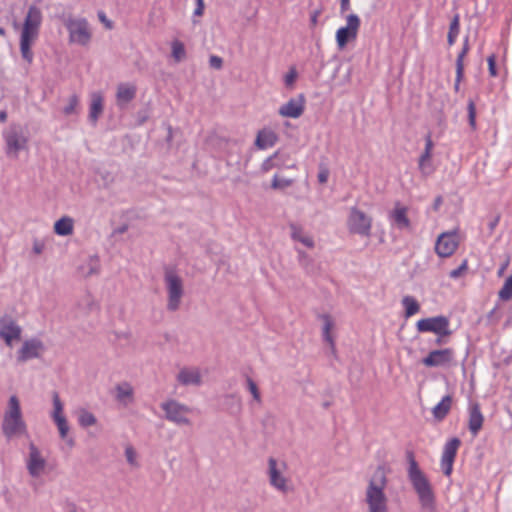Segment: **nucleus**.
Returning a JSON list of instances; mask_svg holds the SVG:
<instances>
[{"label": "nucleus", "mask_w": 512, "mask_h": 512, "mask_svg": "<svg viewBox=\"0 0 512 512\" xmlns=\"http://www.w3.org/2000/svg\"><path fill=\"white\" fill-rule=\"evenodd\" d=\"M169 419L174 421L177 424L186 422V418H176V417H173V418H169Z\"/></svg>", "instance_id": "60"}, {"label": "nucleus", "mask_w": 512, "mask_h": 512, "mask_svg": "<svg viewBox=\"0 0 512 512\" xmlns=\"http://www.w3.org/2000/svg\"><path fill=\"white\" fill-rule=\"evenodd\" d=\"M468 119L469 124L472 128L476 126V106L473 100H469L468 102Z\"/></svg>", "instance_id": "45"}, {"label": "nucleus", "mask_w": 512, "mask_h": 512, "mask_svg": "<svg viewBox=\"0 0 512 512\" xmlns=\"http://www.w3.org/2000/svg\"><path fill=\"white\" fill-rule=\"evenodd\" d=\"M45 248V244L41 240H34L32 250L36 255H40Z\"/></svg>", "instance_id": "52"}, {"label": "nucleus", "mask_w": 512, "mask_h": 512, "mask_svg": "<svg viewBox=\"0 0 512 512\" xmlns=\"http://www.w3.org/2000/svg\"><path fill=\"white\" fill-rule=\"evenodd\" d=\"M289 228H290L291 238L293 240L302 243L304 246H306L308 248L314 247L313 238L309 234H307L301 226H299L295 223H292V224H290Z\"/></svg>", "instance_id": "27"}, {"label": "nucleus", "mask_w": 512, "mask_h": 512, "mask_svg": "<svg viewBox=\"0 0 512 512\" xmlns=\"http://www.w3.org/2000/svg\"><path fill=\"white\" fill-rule=\"evenodd\" d=\"M347 227L353 234L369 237L372 228V218L357 207H352L347 218Z\"/></svg>", "instance_id": "9"}, {"label": "nucleus", "mask_w": 512, "mask_h": 512, "mask_svg": "<svg viewBox=\"0 0 512 512\" xmlns=\"http://www.w3.org/2000/svg\"><path fill=\"white\" fill-rule=\"evenodd\" d=\"M91 98V103H90V110H89V120L93 123V124H96V122L98 121L99 117L102 115L103 113V101H104V98H103V95L101 92H93L90 96Z\"/></svg>", "instance_id": "24"}, {"label": "nucleus", "mask_w": 512, "mask_h": 512, "mask_svg": "<svg viewBox=\"0 0 512 512\" xmlns=\"http://www.w3.org/2000/svg\"><path fill=\"white\" fill-rule=\"evenodd\" d=\"M7 120V113L6 111H0V121L5 122Z\"/></svg>", "instance_id": "61"}, {"label": "nucleus", "mask_w": 512, "mask_h": 512, "mask_svg": "<svg viewBox=\"0 0 512 512\" xmlns=\"http://www.w3.org/2000/svg\"><path fill=\"white\" fill-rule=\"evenodd\" d=\"M347 24L336 32V42L340 49L344 48L348 41L357 37L360 28V19L356 14H349L346 18Z\"/></svg>", "instance_id": "10"}, {"label": "nucleus", "mask_w": 512, "mask_h": 512, "mask_svg": "<svg viewBox=\"0 0 512 512\" xmlns=\"http://www.w3.org/2000/svg\"><path fill=\"white\" fill-rule=\"evenodd\" d=\"M442 202H443V199L441 196L436 197V199L434 200V204H433L434 210H438L439 207L441 206Z\"/></svg>", "instance_id": "59"}, {"label": "nucleus", "mask_w": 512, "mask_h": 512, "mask_svg": "<svg viewBox=\"0 0 512 512\" xmlns=\"http://www.w3.org/2000/svg\"><path fill=\"white\" fill-rule=\"evenodd\" d=\"M488 67H489V73L492 77H495L497 75L496 70V56L494 54L490 55L487 59Z\"/></svg>", "instance_id": "51"}, {"label": "nucleus", "mask_w": 512, "mask_h": 512, "mask_svg": "<svg viewBox=\"0 0 512 512\" xmlns=\"http://www.w3.org/2000/svg\"><path fill=\"white\" fill-rule=\"evenodd\" d=\"M294 183V179L292 178H286L283 176H280L278 174L274 175L271 187L275 190H284L290 186H292Z\"/></svg>", "instance_id": "35"}, {"label": "nucleus", "mask_w": 512, "mask_h": 512, "mask_svg": "<svg viewBox=\"0 0 512 512\" xmlns=\"http://www.w3.org/2000/svg\"><path fill=\"white\" fill-rule=\"evenodd\" d=\"M406 457L409 463L408 477L418 495L421 506L429 511H434L435 496L429 480L419 468L414 453L407 451Z\"/></svg>", "instance_id": "2"}, {"label": "nucleus", "mask_w": 512, "mask_h": 512, "mask_svg": "<svg viewBox=\"0 0 512 512\" xmlns=\"http://www.w3.org/2000/svg\"><path fill=\"white\" fill-rule=\"evenodd\" d=\"M458 244L456 232H444L437 238L435 251L439 257H449L456 251Z\"/></svg>", "instance_id": "13"}, {"label": "nucleus", "mask_w": 512, "mask_h": 512, "mask_svg": "<svg viewBox=\"0 0 512 512\" xmlns=\"http://www.w3.org/2000/svg\"><path fill=\"white\" fill-rule=\"evenodd\" d=\"M20 403L16 396H11L8 402V407L5 416H20Z\"/></svg>", "instance_id": "39"}, {"label": "nucleus", "mask_w": 512, "mask_h": 512, "mask_svg": "<svg viewBox=\"0 0 512 512\" xmlns=\"http://www.w3.org/2000/svg\"><path fill=\"white\" fill-rule=\"evenodd\" d=\"M469 51V41L468 37L465 38L463 48L459 53L456 59V82H455V90L459 89L460 82L464 75V58Z\"/></svg>", "instance_id": "30"}, {"label": "nucleus", "mask_w": 512, "mask_h": 512, "mask_svg": "<svg viewBox=\"0 0 512 512\" xmlns=\"http://www.w3.org/2000/svg\"><path fill=\"white\" fill-rule=\"evenodd\" d=\"M287 464L283 461H277L274 458L268 459V478L270 485L282 493L292 491V481L287 475Z\"/></svg>", "instance_id": "6"}, {"label": "nucleus", "mask_w": 512, "mask_h": 512, "mask_svg": "<svg viewBox=\"0 0 512 512\" xmlns=\"http://www.w3.org/2000/svg\"><path fill=\"white\" fill-rule=\"evenodd\" d=\"M471 416H472V417H475V416H481V414H480V412L475 408V409H473Z\"/></svg>", "instance_id": "64"}, {"label": "nucleus", "mask_w": 512, "mask_h": 512, "mask_svg": "<svg viewBox=\"0 0 512 512\" xmlns=\"http://www.w3.org/2000/svg\"><path fill=\"white\" fill-rule=\"evenodd\" d=\"M452 398L450 396H445L434 408L433 414L434 416H445L451 408Z\"/></svg>", "instance_id": "34"}, {"label": "nucleus", "mask_w": 512, "mask_h": 512, "mask_svg": "<svg viewBox=\"0 0 512 512\" xmlns=\"http://www.w3.org/2000/svg\"><path fill=\"white\" fill-rule=\"evenodd\" d=\"M275 161H277L276 156H270L261 165V170L263 172H269L270 170L275 168Z\"/></svg>", "instance_id": "48"}, {"label": "nucleus", "mask_w": 512, "mask_h": 512, "mask_svg": "<svg viewBox=\"0 0 512 512\" xmlns=\"http://www.w3.org/2000/svg\"><path fill=\"white\" fill-rule=\"evenodd\" d=\"M297 78V71L295 68H291L285 75L284 82L287 87H293Z\"/></svg>", "instance_id": "47"}, {"label": "nucleus", "mask_w": 512, "mask_h": 512, "mask_svg": "<svg viewBox=\"0 0 512 512\" xmlns=\"http://www.w3.org/2000/svg\"><path fill=\"white\" fill-rule=\"evenodd\" d=\"M402 304H403V306L405 308V317L406 318H409V317L415 315L420 310L419 303L412 296H405L402 299Z\"/></svg>", "instance_id": "32"}, {"label": "nucleus", "mask_w": 512, "mask_h": 512, "mask_svg": "<svg viewBox=\"0 0 512 512\" xmlns=\"http://www.w3.org/2000/svg\"><path fill=\"white\" fill-rule=\"evenodd\" d=\"M459 34V16L456 15L450 23L449 32H448V44L453 45L455 40Z\"/></svg>", "instance_id": "38"}, {"label": "nucleus", "mask_w": 512, "mask_h": 512, "mask_svg": "<svg viewBox=\"0 0 512 512\" xmlns=\"http://www.w3.org/2000/svg\"><path fill=\"white\" fill-rule=\"evenodd\" d=\"M137 87L132 83H120L116 89V104L119 108H125L136 96Z\"/></svg>", "instance_id": "19"}, {"label": "nucleus", "mask_w": 512, "mask_h": 512, "mask_svg": "<svg viewBox=\"0 0 512 512\" xmlns=\"http://www.w3.org/2000/svg\"><path fill=\"white\" fill-rule=\"evenodd\" d=\"M387 478L382 469H378L369 481L365 501L369 512H388V498L384 492Z\"/></svg>", "instance_id": "3"}, {"label": "nucleus", "mask_w": 512, "mask_h": 512, "mask_svg": "<svg viewBox=\"0 0 512 512\" xmlns=\"http://www.w3.org/2000/svg\"><path fill=\"white\" fill-rule=\"evenodd\" d=\"M431 158L432 154L428 152H423L419 158V169L423 175H429L433 172Z\"/></svg>", "instance_id": "33"}, {"label": "nucleus", "mask_w": 512, "mask_h": 512, "mask_svg": "<svg viewBox=\"0 0 512 512\" xmlns=\"http://www.w3.org/2000/svg\"><path fill=\"white\" fill-rule=\"evenodd\" d=\"M3 430L7 437H13L22 434L25 430V425L22 418H5Z\"/></svg>", "instance_id": "25"}, {"label": "nucleus", "mask_w": 512, "mask_h": 512, "mask_svg": "<svg viewBox=\"0 0 512 512\" xmlns=\"http://www.w3.org/2000/svg\"><path fill=\"white\" fill-rule=\"evenodd\" d=\"M177 382L182 386H201L203 383L202 372L199 367H182L176 375Z\"/></svg>", "instance_id": "15"}, {"label": "nucleus", "mask_w": 512, "mask_h": 512, "mask_svg": "<svg viewBox=\"0 0 512 512\" xmlns=\"http://www.w3.org/2000/svg\"><path fill=\"white\" fill-rule=\"evenodd\" d=\"M247 388H248L249 392L251 393L253 399L257 402H260L261 397H260V392H259L258 386L251 378L247 379Z\"/></svg>", "instance_id": "44"}, {"label": "nucleus", "mask_w": 512, "mask_h": 512, "mask_svg": "<svg viewBox=\"0 0 512 512\" xmlns=\"http://www.w3.org/2000/svg\"><path fill=\"white\" fill-rule=\"evenodd\" d=\"M125 455H126L127 461L129 462L130 465H132V466L137 465L136 452L134 451V449L131 446L126 447Z\"/></svg>", "instance_id": "50"}, {"label": "nucleus", "mask_w": 512, "mask_h": 512, "mask_svg": "<svg viewBox=\"0 0 512 512\" xmlns=\"http://www.w3.org/2000/svg\"><path fill=\"white\" fill-rule=\"evenodd\" d=\"M418 332H432L438 335L436 343L438 345L443 343V338L451 335L449 329V320L445 316H436L430 318L420 319L416 323Z\"/></svg>", "instance_id": "8"}, {"label": "nucleus", "mask_w": 512, "mask_h": 512, "mask_svg": "<svg viewBox=\"0 0 512 512\" xmlns=\"http://www.w3.org/2000/svg\"><path fill=\"white\" fill-rule=\"evenodd\" d=\"M53 411L52 416H61L63 412V404L60 400L58 393H53Z\"/></svg>", "instance_id": "42"}, {"label": "nucleus", "mask_w": 512, "mask_h": 512, "mask_svg": "<svg viewBox=\"0 0 512 512\" xmlns=\"http://www.w3.org/2000/svg\"><path fill=\"white\" fill-rule=\"evenodd\" d=\"M163 282L167 294L166 309L175 312L179 310L185 294L184 280L176 268L165 267Z\"/></svg>", "instance_id": "4"}, {"label": "nucleus", "mask_w": 512, "mask_h": 512, "mask_svg": "<svg viewBox=\"0 0 512 512\" xmlns=\"http://www.w3.org/2000/svg\"><path fill=\"white\" fill-rule=\"evenodd\" d=\"M272 156L277 157V161H275V168L281 169V168H296L295 164L288 165L287 162L289 160L288 154H282L280 152L274 153Z\"/></svg>", "instance_id": "41"}, {"label": "nucleus", "mask_w": 512, "mask_h": 512, "mask_svg": "<svg viewBox=\"0 0 512 512\" xmlns=\"http://www.w3.org/2000/svg\"><path fill=\"white\" fill-rule=\"evenodd\" d=\"M54 419H55V422H56V426H57V428L59 430L60 436L63 439H66L67 444H68L69 447H72L73 446V440L71 438L67 437V432H68L69 427H68L66 418H54Z\"/></svg>", "instance_id": "36"}, {"label": "nucleus", "mask_w": 512, "mask_h": 512, "mask_svg": "<svg viewBox=\"0 0 512 512\" xmlns=\"http://www.w3.org/2000/svg\"><path fill=\"white\" fill-rule=\"evenodd\" d=\"M171 56L176 63L186 58L185 46L180 40L175 39L171 42Z\"/></svg>", "instance_id": "31"}, {"label": "nucleus", "mask_w": 512, "mask_h": 512, "mask_svg": "<svg viewBox=\"0 0 512 512\" xmlns=\"http://www.w3.org/2000/svg\"><path fill=\"white\" fill-rule=\"evenodd\" d=\"M407 213V207L402 206L400 203H396L394 208L389 213V219L397 229H410L411 222Z\"/></svg>", "instance_id": "20"}, {"label": "nucleus", "mask_w": 512, "mask_h": 512, "mask_svg": "<svg viewBox=\"0 0 512 512\" xmlns=\"http://www.w3.org/2000/svg\"><path fill=\"white\" fill-rule=\"evenodd\" d=\"M483 426V418H470L469 429L475 436Z\"/></svg>", "instance_id": "46"}, {"label": "nucleus", "mask_w": 512, "mask_h": 512, "mask_svg": "<svg viewBox=\"0 0 512 512\" xmlns=\"http://www.w3.org/2000/svg\"><path fill=\"white\" fill-rule=\"evenodd\" d=\"M305 109V98L302 94L295 98H291L287 103L283 104L278 113L282 117L299 118Z\"/></svg>", "instance_id": "16"}, {"label": "nucleus", "mask_w": 512, "mask_h": 512, "mask_svg": "<svg viewBox=\"0 0 512 512\" xmlns=\"http://www.w3.org/2000/svg\"><path fill=\"white\" fill-rule=\"evenodd\" d=\"M329 170L325 167H321L318 173V181L321 184H325L328 181Z\"/></svg>", "instance_id": "53"}, {"label": "nucleus", "mask_w": 512, "mask_h": 512, "mask_svg": "<svg viewBox=\"0 0 512 512\" xmlns=\"http://www.w3.org/2000/svg\"><path fill=\"white\" fill-rule=\"evenodd\" d=\"M113 396L117 402L128 405L133 402L134 388L129 382H120L115 385Z\"/></svg>", "instance_id": "22"}, {"label": "nucleus", "mask_w": 512, "mask_h": 512, "mask_svg": "<svg viewBox=\"0 0 512 512\" xmlns=\"http://www.w3.org/2000/svg\"><path fill=\"white\" fill-rule=\"evenodd\" d=\"M499 221V216L495 218V220L490 224V228L493 229Z\"/></svg>", "instance_id": "63"}, {"label": "nucleus", "mask_w": 512, "mask_h": 512, "mask_svg": "<svg viewBox=\"0 0 512 512\" xmlns=\"http://www.w3.org/2000/svg\"><path fill=\"white\" fill-rule=\"evenodd\" d=\"M322 323V337L323 340L330 345L331 348L335 347L334 331L336 328V321L330 314H321L318 316Z\"/></svg>", "instance_id": "21"}, {"label": "nucleus", "mask_w": 512, "mask_h": 512, "mask_svg": "<svg viewBox=\"0 0 512 512\" xmlns=\"http://www.w3.org/2000/svg\"><path fill=\"white\" fill-rule=\"evenodd\" d=\"M64 26L69 33V43L87 46L92 39V31L85 18L68 16L64 19Z\"/></svg>", "instance_id": "5"}, {"label": "nucleus", "mask_w": 512, "mask_h": 512, "mask_svg": "<svg viewBox=\"0 0 512 512\" xmlns=\"http://www.w3.org/2000/svg\"><path fill=\"white\" fill-rule=\"evenodd\" d=\"M100 259L97 255L89 256L78 267V272L82 277L88 278L100 272Z\"/></svg>", "instance_id": "23"}, {"label": "nucleus", "mask_w": 512, "mask_h": 512, "mask_svg": "<svg viewBox=\"0 0 512 512\" xmlns=\"http://www.w3.org/2000/svg\"><path fill=\"white\" fill-rule=\"evenodd\" d=\"M78 105H79V98L77 95H71L68 99V104L64 107L63 109V113L66 115V116H69V115H72V114H77L78 110Z\"/></svg>", "instance_id": "40"}, {"label": "nucleus", "mask_w": 512, "mask_h": 512, "mask_svg": "<svg viewBox=\"0 0 512 512\" xmlns=\"http://www.w3.org/2000/svg\"><path fill=\"white\" fill-rule=\"evenodd\" d=\"M209 65L215 70H220L223 67V59L217 55H211L209 57Z\"/></svg>", "instance_id": "49"}, {"label": "nucleus", "mask_w": 512, "mask_h": 512, "mask_svg": "<svg viewBox=\"0 0 512 512\" xmlns=\"http://www.w3.org/2000/svg\"><path fill=\"white\" fill-rule=\"evenodd\" d=\"M44 351V344L39 339H29L23 342L17 351V362L25 363L31 359L39 358Z\"/></svg>", "instance_id": "14"}, {"label": "nucleus", "mask_w": 512, "mask_h": 512, "mask_svg": "<svg viewBox=\"0 0 512 512\" xmlns=\"http://www.w3.org/2000/svg\"><path fill=\"white\" fill-rule=\"evenodd\" d=\"M204 12V4H196V8L194 10L195 16H202Z\"/></svg>", "instance_id": "58"}, {"label": "nucleus", "mask_w": 512, "mask_h": 512, "mask_svg": "<svg viewBox=\"0 0 512 512\" xmlns=\"http://www.w3.org/2000/svg\"><path fill=\"white\" fill-rule=\"evenodd\" d=\"M321 11L320 10H314L312 13H311V17H310V21H311V25L312 26H316L317 23H318V17L320 15Z\"/></svg>", "instance_id": "56"}, {"label": "nucleus", "mask_w": 512, "mask_h": 512, "mask_svg": "<svg viewBox=\"0 0 512 512\" xmlns=\"http://www.w3.org/2000/svg\"><path fill=\"white\" fill-rule=\"evenodd\" d=\"M27 468L30 475L33 477L42 475L46 468V459L41 455L40 451L35 447L34 444L30 445Z\"/></svg>", "instance_id": "17"}, {"label": "nucleus", "mask_w": 512, "mask_h": 512, "mask_svg": "<svg viewBox=\"0 0 512 512\" xmlns=\"http://www.w3.org/2000/svg\"><path fill=\"white\" fill-rule=\"evenodd\" d=\"M453 358L452 349L446 348L441 350L431 351L422 362L427 367L443 366L451 362Z\"/></svg>", "instance_id": "18"}, {"label": "nucleus", "mask_w": 512, "mask_h": 512, "mask_svg": "<svg viewBox=\"0 0 512 512\" xmlns=\"http://www.w3.org/2000/svg\"><path fill=\"white\" fill-rule=\"evenodd\" d=\"M507 266H508V261L499 269L498 275L501 276L504 273Z\"/></svg>", "instance_id": "62"}, {"label": "nucleus", "mask_w": 512, "mask_h": 512, "mask_svg": "<svg viewBox=\"0 0 512 512\" xmlns=\"http://www.w3.org/2000/svg\"><path fill=\"white\" fill-rule=\"evenodd\" d=\"M53 230L59 236H70L74 231V220L69 216H63L54 223Z\"/></svg>", "instance_id": "29"}, {"label": "nucleus", "mask_w": 512, "mask_h": 512, "mask_svg": "<svg viewBox=\"0 0 512 512\" xmlns=\"http://www.w3.org/2000/svg\"><path fill=\"white\" fill-rule=\"evenodd\" d=\"M6 143V154L16 159L21 150L27 148L28 138L19 124H11L3 133Z\"/></svg>", "instance_id": "7"}, {"label": "nucleus", "mask_w": 512, "mask_h": 512, "mask_svg": "<svg viewBox=\"0 0 512 512\" xmlns=\"http://www.w3.org/2000/svg\"><path fill=\"white\" fill-rule=\"evenodd\" d=\"M461 445V441L454 437L447 441L444 445L442 456H441V468L446 476H450L453 471V464Z\"/></svg>", "instance_id": "12"}, {"label": "nucleus", "mask_w": 512, "mask_h": 512, "mask_svg": "<svg viewBox=\"0 0 512 512\" xmlns=\"http://www.w3.org/2000/svg\"><path fill=\"white\" fill-rule=\"evenodd\" d=\"M433 141H432V138H431V134L428 133L426 138H425V149H424V152H428V153H431L432 154V150H433Z\"/></svg>", "instance_id": "54"}, {"label": "nucleus", "mask_w": 512, "mask_h": 512, "mask_svg": "<svg viewBox=\"0 0 512 512\" xmlns=\"http://www.w3.org/2000/svg\"><path fill=\"white\" fill-rule=\"evenodd\" d=\"M43 15L39 7L31 5L28 8L20 32V52L22 58L29 64L33 61L32 46L39 37Z\"/></svg>", "instance_id": "1"}, {"label": "nucleus", "mask_w": 512, "mask_h": 512, "mask_svg": "<svg viewBox=\"0 0 512 512\" xmlns=\"http://www.w3.org/2000/svg\"><path fill=\"white\" fill-rule=\"evenodd\" d=\"M498 296L503 301H508L512 298V274L505 280L498 292Z\"/></svg>", "instance_id": "37"}, {"label": "nucleus", "mask_w": 512, "mask_h": 512, "mask_svg": "<svg viewBox=\"0 0 512 512\" xmlns=\"http://www.w3.org/2000/svg\"><path fill=\"white\" fill-rule=\"evenodd\" d=\"M277 140L278 137L274 131L263 129L258 132L255 140V145L259 149H266L274 146Z\"/></svg>", "instance_id": "26"}, {"label": "nucleus", "mask_w": 512, "mask_h": 512, "mask_svg": "<svg viewBox=\"0 0 512 512\" xmlns=\"http://www.w3.org/2000/svg\"><path fill=\"white\" fill-rule=\"evenodd\" d=\"M162 408L167 414V416H179L182 414H191L194 412L190 407L181 404L175 400H169L167 402H164L162 404Z\"/></svg>", "instance_id": "28"}, {"label": "nucleus", "mask_w": 512, "mask_h": 512, "mask_svg": "<svg viewBox=\"0 0 512 512\" xmlns=\"http://www.w3.org/2000/svg\"><path fill=\"white\" fill-rule=\"evenodd\" d=\"M467 270H468V263H467V260H464L458 268L452 270L449 273V276L453 279H457V278L464 276L465 273L467 272Z\"/></svg>", "instance_id": "43"}, {"label": "nucleus", "mask_w": 512, "mask_h": 512, "mask_svg": "<svg viewBox=\"0 0 512 512\" xmlns=\"http://www.w3.org/2000/svg\"><path fill=\"white\" fill-rule=\"evenodd\" d=\"M22 328L17 322L9 317L3 316L0 318V337L4 340L7 346L12 347L14 342L21 339Z\"/></svg>", "instance_id": "11"}, {"label": "nucleus", "mask_w": 512, "mask_h": 512, "mask_svg": "<svg viewBox=\"0 0 512 512\" xmlns=\"http://www.w3.org/2000/svg\"><path fill=\"white\" fill-rule=\"evenodd\" d=\"M96 423V418H80V424L83 427H88Z\"/></svg>", "instance_id": "55"}, {"label": "nucleus", "mask_w": 512, "mask_h": 512, "mask_svg": "<svg viewBox=\"0 0 512 512\" xmlns=\"http://www.w3.org/2000/svg\"><path fill=\"white\" fill-rule=\"evenodd\" d=\"M340 9L342 13L348 11L350 9V0H341Z\"/></svg>", "instance_id": "57"}]
</instances>
